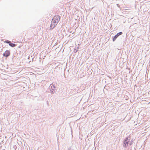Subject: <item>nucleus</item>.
I'll return each instance as SVG.
<instances>
[{
    "label": "nucleus",
    "mask_w": 150,
    "mask_h": 150,
    "mask_svg": "<svg viewBox=\"0 0 150 150\" xmlns=\"http://www.w3.org/2000/svg\"><path fill=\"white\" fill-rule=\"evenodd\" d=\"M60 19V17L58 15L55 16L53 18L50 25V28L52 29L57 25Z\"/></svg>",
    "instance_id": "obj_1"
},
{
    "label": "nucleus",
    "mask_w": 150,
    "mask_h": 150,
    "mask_svg": "<svg viewBox=\"0 0 150 150\" xmlns=\"http://www.w3.org/2000/svg\"><path fill=\"white\" fill-rule=\"evenodd\" d=\"M129 142V140L128 138H126L125 141H124L123 144L124 147H125L127 146Z\"/></svg>",
    "instance_id": "obj_2"
},
{
    "label": "nucleus",
    "mask_w": 150,
    "mask_h": 150,
    "mask_svg": "<svg viewBox=\"0 0 150 150\" xmlns=\"http://www.w3.org/2000/svg\"><path fill=\"white\" fill-rule=\"evenodd\" d=\"M10 54V52L8 50H6L3 54V56L6 57H7Z\"/></svg>",
    "instance_id": "obj_3"
},
{
    "label": "nucleus",
    "mask_w": 150,
    "mask_h": 150,
    "mask_svg": "<svg viewBox=\"0 0 150 150\" xmlns=\"http://www.w3.org/2000/svg\"><path fill=\"white\" fill-rule=\"evenodd\" d=\"M122 34V32H120L117 33L113 38V41H115L116 38L120 35Z\"/></svg>",
    "instance_id": "obj_4"
},
{
    "label": "nucleus",
    "mask_w": 150,
    "mask_h": 150,
    "mask_svg": "<svg viewBox=\"0 0 150 150\" xmlns=\"http://www.w3.org/2000/svg\"><path fill=\"white\" fill-rule=\"evenodd\" d=\"M9 45L11 47H14L16 46V45L15 44L13 43H10L9 44Z\"/></svg>",
    "instance_id": "obj_5"
},
{
    "label": "nucleus",
    "mask_w": 150,
    "mask_h": 150,
    "mask_svg": "<svg viewBox=\"0 0 150 150\" xmlns=\"http://www.w3.org/2000/svg\"><path fill=\"white\" fill-rule=\"evenodd\" d=\"M5 42V43H9V44L10 43V41H5L4 42Z\"/></svg>",
    "instance_id": "obj_6"
},
{
    "label": "nucleus",
    "mask_w": 150,
    "mask_h": 150,
    "mask_svg": "<svg viewBox=\"0 0 150 150\" xmlns=\"http://www.w3.org/2000/svg\"><path fill=\"white\" fill-rule=\"evenodd\" d=\"M68 150H71V149H69Z\"/></svg>",
    "instance_id": "obj_7"
}]
</instances>
